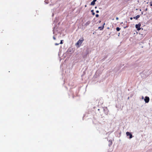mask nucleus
Segmentation results:
<instances>
[{"label": "nucleus", "instance_id": "39448f33", "mask_svg": "<svg viewBox=\"0 0 152 152\" xmlns=\"http://www.w3.org/2000/svg\"><path fill=\"white\" fill-rule=\"evenodd\" d=\"M146 103H148L149 101V98L148 97L146 96L144 99Z\"/></svg>", "mask_w": 152, "mask_h": 152}, {"label": "nucleus", "instance_id": "f8f14e48", "mask_svg": "<svg viewBox=\"0 0 152 152\" xmlns=\"http://www.w3.org/2000/svg\"><path fill=\"white\" fill-rule=\"evenodd\" d=\"M99 16V15L98 14H97L96 15V17L97 18Z\"/></svg>", "mask_w": 152, "mask_h": 152}, {"label": "nucleus", "instance_id": "6e6552de", "mask_svg": "<svg viewBox=\"0 0 152 152\" xmlns=\"http://www.w3.org/2000/svg\"><path fill=\"white\" fill-rule=\"evenodd\" d=\"M90 23V21H88L85 23V25L86 26H87L89 25V24Z\"/></svg>", "mask_w": 152, "mask_h": 152}, {"label": "nucleus", "instance_id": "ddd939ff", "mask_svg": "<svg viewBox=\"0 0 152 152\" xmlns=\"http://www.w3.org/2000/svg\"><path fill=\"white\" fill-rule=\"evenodd\" d=\"M62 41H63V40H61V42H60V44H63Z\"/></svg>", "mask_w": 152, "mask_h": 152}, {"label": "nucleus", "instance_id": "7ed1b4c3", "mask_svg": "<svg viewBox=\"0 0 152 152\" xmlns=\"http://www.w3.org/2000/svg\"><path fill=\"white\" fill-rule=\"evenodd\" d=\"M141 26V24L140 23H139L138 24H136L135 25L136 28L137 29V30L139 31L140 30L141 28L140 27Z\"/></svg>", "mask_w": 152, "mask_h": 152}, {"label": "nucleus", "instance_id": "f257e3e1", "mask_svg": "<svg viewBox=\"0 0 152 152\" xmlns=\"http://www.w3.org/2000/svg\"><path fill=\"white\" fill-rule=\"evenodd\" d=\"M98 111H100L99 113L101 115H102L104 114L107 115L108 113V110L107 107L101 108L98 109Z\"/></svg>", "mask_w": 152, "mask_h": 152}, {"label": "nucleus", "instance_id": "f03ea898", "mask_svg": "<svg viewBox=\"0 0 152 152\" xmlns=\"http://www.w3.org/2000/svg\"><path fill=\"white\" fill-rule=\"evenodd\" d=\"M84 41V39L83 37L80 39L76 43L75 45L77 46L78 47H79L81 45V44L83 43Z\"/></svg>", "mask_w": 152, "mask_h": 152}, {"label": "nucleus", "instance_id": "9d476101", "mask_svg": "<svg viewBox=\"0 0 152 152\" xmlns=\"http://www.w3.org/2000/svg\"><path fill=\"white\" fill-rule=\"evenodd\" d=\"M120 29L121 28L118 27H117L116 28V30L117 31H119L120 30Z\"/></svg>", "mask_w": 152, "mask_h": 152}, {"label": "nucleus", "instance_id": "4468645a", "mask_svg": "<svg viewBox=\"0 0 152 152\" xmlns=\"http://www.w3.org/2000/svg\"><path fill=\"white\" fill-rule=\"evenodd\" d=\"M150 6L152 7V2H150Z\"/></svg>", "mask_w": 152, "mask_h": 152}, {"label": "nucleus", "instance_id": "f3484780", "mask_svg": "<svg viewBox=\"0 0 152 152\" xmlns=\"http://www.w3.org/2000/svg\"><path fill=\"white\" fill-rule=\"evenodd\" d=\"M132 19H133V18H132V17H131V18H130V19L131 20H132Z\"/></svg>", "mask_w": 152, "mask_h": 152}, {"label": "nucleus", "instance_id": "423d86ee", "mask_svg": "<svg viewBox=\"0 0 152 152\" xmlns=\"http://www.w3.org/2000/svg\"><path fill=\"white\" fill-rule=\"evenodd\" d=\"M140 17V15H138L135 17H133V18L134 19H135L136 20H137L138 18H139Z\"/></svg>", "mask_w": 152, "mask_h": 152}, {"label": "nucleus", "instance_id": "0eeeda50", "mask_svg": "<svg viewBox=\"0 0 152 152\" xmlns=\"http://www.w3.org/2000/svg\"><path fill=\"white\" fill-rule=\"evenodd\" d=\"M105 24V23H104V25L103 26H104V25ZM104 28V26H103L102 27H99V28H98L100 30H102L103 29V28Z\"/></svg>", "mask_w": 152, "mask_h": 152}, {"label": "nucleus", "instance_id": "20e7f679", "mask_svg": "<svg viewBox=\"0 0 152 152\" xmlns=\"http://www.w3.org/2000/svg\"><path fill=\"white\" fill-rule=\"evenodd\" d=\"M126 134L127 136H129V138L131 139L132 138V136L131 133H130L129 132H126Z\"/></svg>", "mask_w": 152, "mask_h": 152}, {"label": "nucleus", "instance_id": "412c9836", "mask_svg": "<svg viewBox=\"0 0 152 152\" xmlns=\"http://www.w3.org/2000/svg\"><path fill=\"white\" fill-rule=\"evenodd\" d=\"M128 27V26H126V27H124V28H127Z\"/></svg>", "mask_w": 152, "mask_h": 152}, {"label": "nucleus", "instance_id": "dca6fc26", "mask_svg": "<svg viewBox=\"0 0 152 152\" xmlns=\"http://www.w3.org/2000/svg\"><path fill=\"white\" fill-rule=\"evenodd\" d=\"M59 43L58 44V43H55V45H59Z\"/></svg>", "mask_w": 152, "mask_h": 152}, {"label": "nucleus", "instance_id": "9b49d317", "mask_svg": "<svg viewBox=\"0 0 152 152\" xmlns=\"http://www.w3.org/2000/svg\"><path fill=\"white\" fill-rule=\"evenodd\" d=\"M91 12H92V15H95V13L94 12V10H91Z\"/></svg>", "mask_w": 152, "mask_h": 152}, {"label": "nucleus", "instance_id": "a211bd4d", "mask_svg": "<svg viewBox=\"0 0 152 152\" xmlns=\"http://www.w3.org/2000/svg\"><path fill=\"white\" fill-rule=\"evenodd\" d=\"M96 12V13H98L99 12V11L98 10H97Z\"/></svg>", "mask_w": 152, "mask_h": 152}, {"label": "nucleus", "instance_id": "2eb2a0df", "mask_svg": "<svg viewBox=\"0 0 152 152\" xmlns=\"http://www.w3.org/2000/svg\"><path fill=\"white\" fill-rule=\"evenodd\" d=\"M119 18L118 17H116V19L117 20H118Z\"/></svg>", "mask_w": 152, "mask_h": 152}, {"label": "nucleus", "instance_id": "aec40b11", "mask_svg": "<svg viewBox=\"0 0 152 152\" xmlns=\"http://www.w3.org/2000/svg\"><path fill=\"white\" fill-rule=\"evenodd\" d=\"M53 38L54 39H56V38H55V37H53Z\"/></svg>", "mask_w": 152, "mask_h": 152}, {"label": "nucleus", "instance_id": "1a4fd4ad", "mask_svg": "<svg viewBox=\"0 0 152 152\" xmlns=\"http://www.w3.org/2000/svg\"><path fill=\"white\" fill-rule=\"evenodd\" d=\"M95 4V2H94V1H92L91 2V5H94Z\"/></svg>", "mask_w": 152, "mask_h": 152}, {"label": "nucleus", "instance_id": "6ab92c4d", "mask_svg": "<svg viewBox=\"0 0 152 152\" xmlns=\"http://www.w3.org/2000/svg\"><path fill=\"white\" fill-rule=\"evenodd\" d=\"M96 0H93V1H94V2H95L96 1Z\"/></svg>", "mask_w": 152, "mask_h": 152}]
</instances>
